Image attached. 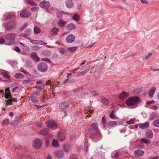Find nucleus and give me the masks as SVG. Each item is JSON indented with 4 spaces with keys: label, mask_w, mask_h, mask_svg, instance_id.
<instances>
[{
    "label": "nucleus",
    "mask_w": 159,
    "mask_h": 159,
    "mask_svg": "<svg viewBox=\"0 0 159 159\" xmlns=\"http://www.w3.org/2000/svg\"><path fill=\"white\" fill-rule=\"evenodd\" d=\"M141 102L140 98L137 96L130 97L127 99L125 103L127 106H133L136 105Z\"/></svg>",
    "instance_id": "obj_1"
},
{
    "label": "nucleus",
    "mask_w": 159,
    "mask_h": 159,
    "mask_svg": "<svg viewBox=\"0 0 159 159\" xmlns=\"http://www.w3.org/2000/svg\"><path fill=\"white\" fill-rule=\"evenodd\" d=\"M98 124L97 123H93L92 124L91 126V128L89 129V131L91 135H94L97 134L98 136L99 139L101 138V135L98 132Z\"/></svg>",
    "instance_id": "obj_2"
},
{
    "label": "nucleus",
    "mask_w": 159,
    "mask_h": 159,
    "mask_svg": "<svg viewBox=\"0 0 159 159\" xmlns=\"http://www.w3.org/2000/svg\"><path fill=\"white\" fill-rule=\"evenodd\" d=\"M16 36V34L14 33H10L5 35L7 40L6 45H12L15 42V38Z\"/></svg>",
    "instance_id": "obj_3"
},
{
    "label": "nucleus",
    "mask_w": 159,
    "mask_h": 159,
    "mask_svg": "<svg viewBox=\"0 0 159 159\" xmlns=\"http://www.w3.org/2000/svg\"><path fill=\"white\" fill-rule=\"evenodd\" d=\"M38 70L42 72H44L47 71L48 66L47 64L44 62H40L38 66Z\"/></svg>",
    "instance_id": "obj_4"
},
{
    "label": "nucleus",
    "mask_w": 159,
    "mask_h": 159,
    "mask_svg": "<svg viewBox=\"0 0 159 159\" xmlns=\"http://www.w3.org/2000/svg\"><path fill=\"white\" fill-rule=\"evenodd\" d=\"M129 94V92L123 91L119 94L118 97L120 100H123L128 97Z\"/></svg>",
    "instance_id": "obj_5"
},
{
    "label": "nucleus",
    "mask_w": 159,
    "mask_h": 159,
    "mask_svg": "<svg viewBox=\"0 0 159 159\" xmlns=\"http://www.w3.org/2000/svg\"><path fill=\"white\" fill-rule=\"evenodd\" d=\"M42 142L41 140L36 139L34 142L33 146L36 149H39L40 148L42 145Z\"/></svg>",
    "instance_id": "obj_6"
},
{
    "label": "nucleus",
    "mask_w": 159,
    "mask_h": 159,
    "mask_svg": "<svg viewBox=\"0 0 159 159\" xmlns=\"http://www.w3.org/2000/svg\"><path fill=\"white\" fill-rule=\"evenodd\" d=\"M39 5L42 8L47 9L50 7V4L48 1L43 0L40 2Z\"/></svg>",
    "instance_id": "obj_7"
},
{
    "label": "nucleus",
    "mask_w": 159,
    "mask_h": 159,
    "mask_svg": "<svg viewBox=\"0 0 159 159\" xmlns=\"http://www.w3.org/2000/svg\"><path fill=\"white\" fill-rule=\"evenodd\" d=\"M54 155L56 158H61L63 157L64 154L62 151L59 150L55 151L54 152Z\"/></svg>",
    "instance_id": "obj_8"
},
{
    "label": "nucleus",
    "mask_w": 159,
    "mask_h": 159,
    "mask_svg": "<svg viewBox=\"0 0 159 159\" xmlns=\"http://www.w3.org/2000/svg\"><path fill=\"white\" fill-rule=\"evenodd\" d=\"M46 123L47 126L51 128H55L57 126V124L54 120H52L47 121Z\"/></svg>",
    "instance_id": "obj_9"
},
{
    "label": "nucleus",
    "mask_w": 159,
    "mask_h": 159,
    "mask_svg": "<svg viewBox=\"0 0 159 159\" xmlns=\"http://www.w3.org/2000/svg\"><path fill=\"white\" fill-rule=\"evenodd\" d=\"M20 15L21 17L26 18L30 16L31 15V14L30 11L27 10H25L22 11Z\"/></svg>",
    "instance_id": "obj_10"
},
{
    "label": "nucleus",
    "mask_w": 159,
    "mask_h": 159,
    "mask_svg": "<svg viewBox=\"0 0 159 159\" xmlns=\"http://www.w3.org/2000/svg\"><path fill=\"white\" fill-rule=\"evenodd\" d=\"M16 24V23L14 21L8 23L6 26V29L8 30L13 29L15 27Z\"/></svg>",
    "instance_id": "obj_11"
},
{
    "label": "nucleus",
    "mask_w": 159,
    "mask_h": 159,
    "mask_svg": "<svg viewBox=\"0 0 159 159\" xmlns=\"http://www.w3.org/2000/svg\"><path fill=\"white\" fill-rule=\"evenodd\" d=\"M75 39V36L73 34H70L67 36L66 39V40L68 43H71L74 42Z\"/></svg>",
    "instance_id": "obj_12"
},
{
    "label": "nucleus",
    "mask_w": 159,
    "mask_h": 159,
    "mask_svg": "<svg viewBox=\"0 0 159 159\" xmlns=\"http://www.w3.org/2000/svg\"><path fill=\"white\" fill-rule=\"evenodd\" d=\"M69 105V102H61L59 106V108L61 109H64L67 108Z\"/></svg>",
    "instance_id": "obj_13"
},
{
    "label": "nucleus",
    "mask_w": 159,
    "mask_h": 159,
    "mask_svg": "<svg viewBox=\"0 0 159 159\" xmlns=\"http://www.w3.org/2000/svg\"><path fill=\"white\" fill-rule=\"evenodd\" d=\"M144 152L141 149L136 150L134 152V154L135 156L138 157H141L144 154Z\"/></svg>",
    "instance_id": "obj_14"
},
{
    "label": "nucleus",
    "mask_w": 159,
    "mask_h": 159,
    "mask_svg": "<svg viewBox=\"0 0 159 159\" xmlns=\"http://www.w3.org/2000/svg\"><path fill=\"white\" fill-rule=\"evenodd\" d=\"M0 74L2 75L4 78L7 80H9L10 79V77L9 75V72L7 71L3 70L0 73Z\"/></svg>",
    "instance_id": "obj_15"
},
{
    "label": "nucleus",
    "mask_w": 159,
    "mask_h": 159,
    "mask_svg": "<svg viewBox=\"0 0 159 159\" xmlns=\"http://www.w3.org/2000/svg\"><path fill=\"white\" fill-rule=\"evenodd\" d=\"M45 87V84H42L40 86H39L37 87V89L35 91L34 93L33 94L34 95H38L39 93H40L43 88Z\"/></svg>",
    "instance_id": "obj_16"
},
{
    "label": "nucleus",
    "mask_w": 159,
    "mask_h": 159,
    "mask_svg": "<svg viewBox=\"0 0 159 159\" xmlns=\"http://www.w3.org/2000/svg\"><path fill=\"white\" fill-rule=\"evenodd\" d=\"M145 136L149 139H152L153 136V133L150 129L147 130L145 132Z\"/></svg>",
    "instance_id": "obj_17"
},
{
    "label": "nucleus",
    "mask_w": 159,
    "mask_h": 159,
    "mask_svg": "<svg viewBox=\"0 0 159 159\" xmlns=\"http://www.w3.org/2000/svg\"><path fill=\"white\" fill-rule=\"evenodd\" d=\"M149 122L147 121L143 124H139V125L140 128L142 129H145L148 128L149 127Z\"/></svg>",
    "instance_id": "obj_18"
},
{
    "label": "nucleus",
    "mask_w": 159,
    "mask_h": 159,
    "mask_svg": "<svg viewBox=\"0 0 159 159\" xmlns=\"http://www.w3.org/2000/svg\"><path fill=\"white\" fill-rule=\"evenodd\" d=\"M65 3L66 7L69 8H71L74 6V4L71 0H66Z\"/></svg>",
    "instance_id": "obj_19"
},
{
    "label": "nucleus",
    "mask_w": 159,
    "mask_h": 159,
    "mask_svg": "<svg viewBox=\"0 0 159 159\" xmlns=\"http://www.w3.org/2000/svg\"><path fill=\"white\" fill-rule=\"evenodd\" d=\"M156 90V88L153 87L151 88L149 91L148 96L150 98H152Z\"/></svg>",
    "instance_id": "obj_20"
},
{
    "label": "nucleus",
    "mask_w": 159,
    "mask_h": 159,
    "mask_svg": "<svg viewBox=\"0 0 159 159\" xmlns=\"http://www.w3.org/2000/svg\"><path fill=\"white\" fill-rule=\"evenodd\" d=\"M5 97L7 98H8L9 97L11 99L12 98V97L11 95L10 90L8 88H7L5 89Z\"/></svg>",
    "instance_id": "obj_21"
},
{
    "label": "nucleus",
    "mask_w": 159,
    "mask_h": 159,
    "mask_svg": "<svg viewBox=\"0 0 159 159\" xmlns=\"http://www.w3.org/2000/svg\"><path fill=\"white\" fill-rule=\"evenodd\" d=\"M31 57L35 61H38L39 60V57L37 56L35 52H32L31 54Z\"/></svg>",
    "instance_id": "obj_22"
},
{
    "label": "nucleus",
    "mask_w": 159,
    "mask_h": 159,
    "mask_svg": "<svg viewBox=\"0 0 159 159\" xmlns=\"http://www.w3.org/2000/svg\"><path fill=\"white\" fill-rule=\"evenodd\" d=\"M49 132V130L48 128H45L43 129L39 132V134L42 135H47Z\"/></svg>",
    "instance_id": "obj_23"
},
{
    "label": "nucleus",
    "mask_w": 159,
    "mask_h": 159,
    "mask_svg": "<svg viewBox=\"0 0 159 159\" xmlns=\"http://www.w3.org/2000/svg\"><path fill=\"white\" fill-rule=\"evenodd\" d=\"M78 47L77 46L68 48L67 51L71 53H74L78 49Z\"/></svg>",
    "instance_id": "obj_24"
},
{
    "label": "nucleus",
    "mask_w": 159,
    "mask_h": 159,
    "mask_svg": "<svg viewBox=\"0 0 159 159\" xmlns=\"http://www.w3.org/2000/svg\"><path fill=\"white\" fill-rule=\"evenodd\" d=\"M117 125V122L115 121H111L107 124V126L109 127H111Z\"/></svg>",
    "instance_id": "obj_25"
},
{
    "label": "nucleus",
    "mask_w": 159,
    "mask_h": 159,
    "mask_svg": "<svg viewBox=\"0 0 159 159\" xmlns=\"http://www.w3.org/2000/svg\"><path fill=\"white\" fill-rule=\"evenodd\" d=\"M58 138L61 141H63L65 139V134L63 133H60L58 135Z\"/></svg>",
    "instance_id": "obj_26"
},
{
    "label": "nucleus",
    "mask_w": 159,
    "mask_h": 159,
    "mask_svg": "<svg viewBox=\"0 0 159 159\" xmlns=\"http://www.w3.org/2000/svg\"><path fill=\"white\" fill-rule=\"evenodd\" d=\"M75 25L73 23H70L68 24L66 26V29L68 30H71L75 29Z\"/></svg>",
    "instance_id": "obj_27"
},
{
    "label": "nucleus",
    "mask_w": 159,
    "mask_h": 159,
    "mask_svg": "<svg viewBox=\"0 0 159 159\" xmlns=\"http://www.w3.org/2000/svg\"><path fill=\"white\" fill-rule=\"evenodd\" d=\"M157 117V114L156 112L152 113L150 115L149 120H152L156 119Z\"/></svg>",
    "instance_id": "obj_28"
},
{
    "label": "nucleus",
    "mask_w": 159,
    "mask_h": 159,
    "mask_svg": "<svg viewBox=\"0 0 159 159\" xmlns=\"http://www.w3.org/2000/svg\"><path fill=\"white\" fill-rule=\"evenodd\" d=\"M142 91L141 89H134L131 92L132 94H138L139 93Z\"/></svg>",
    "instance_id": "obj_29"
},
{
    "label": "nucleus",
    "mask_w": 159,
    "mask_h": 159,
    "mask_svg": "<svg viewBox=\"0 0 159 159\" xmlns=\"http://www.w3.org/2000/svg\"><path fill=\"white\" fill-rule=\"evenodd\" d=\"M58 25L60 27H63L66 24L65 22L62 19H60L58 21Z\"/></svg>",
    "instance_id": "obj_30"
},
{
    "label": "nucleus",
    "mask_w": 159,
    "mask_h": 159,
    "mask_svg": "<svg viewBox=\"0 0 159 159\" xmlns=\"http://www.w3.org/2000/svg\"><path fill=\"white\" fill-rule=\"evenodd\" d=\"M59 29L56 28V27H54L52 30L51 33L52 34L56 35L57 34Z\"/></svg>",
    "instance_id": "obj_31"
},
{
    "label": "nucleus",
    "mask_w": 159,
    "mask_h": 159,
    "mask_svg": "<svg viewBox=\"0 0 159 159\" xmlns=\"http://www.w3.org/2000/svg\"><path fill=\"white\" fill-rule=\"evenodd\" d=\"M15 77L17 79H22L24 77V75L20 73H17L15 74Z\"/></svg>",
    "instance_id": "obj_32"
},
{
    "label": "nucleus",
    "mask_w": 159,
    "mask_h": 159,
    "mask_svg": "<svg viewBox=\"0 0 159 159\" xmlns=\"http://www.w3.org/2000/svg\"><path fill=\"white\" fill-rule=\"evenodd\" d=\"M153 125L155 127H159V118L155 120L152 122Z\"/></svg>",
    "instance_id": "obj_33"
},
{
    "label": "nucleus",
    "mask_w": 159,
    "mask_h": 159,
    "mask_svg": "<svg viewBox=\"0 0 159 159\" xmlns=\"http://www.w3.org/2000/svg\"><path fill=\"white\" fill-rule=\"evenodd\" d=\"M30 98L31 101L35 103H38V100L36 98L35 96H34L33 94L30 96Z\"/></svg>",
    "instance_id": "obj_34"
},
{
    "label": "nucleus",
    "mask_w": 159,
    "mask_h": 159,
    "mask_svg": "<svg viewBox=\"0 0 159 159\" xmlns=\"http://www.w3.org/2000/svg\"><path fill=\"white\" fill-rule=\"evenodd\" d=\"M34 81V79L31 78H29L26 80H24L22 82L23 84H27Z\"/></svg>",
    "instance_id": "obj_35"
},
{
    "label": "nucleus",
    "mask_w": 159,
    "mask_h": 159,
    "mask_svg": "<svg viewBox=\"0 0 159 159\" xmlns=\"http://www.w3.org/2000/svg\"><path fill=\"white\" fill-rule=\"evenodd\" d=\"M63 148L66 152H67L70 150V147L68 144H65L63 147Z\"/></svg>",
    "instance_id": "obj_36"
},
{
    "label": "nucleus",
    "mask_w": 159,
    "mask_h": 159,
    "mask_svg": "<svg viewBox=\"0 0 159 159\" xmlns=\"http://www.w3.org/2000/svg\"><path fill=\"white\" fill-rule=\"evenodd\" d=\"M140 141L141 143H144L146 144H147L150 142V141L146 138H142L140 139Z\"/></svg>",
    "instance_id": "obj_37"
},
{
    "label": "nucleus",
    "mask_w": 159,
    "mask_h": 159,
    "mask_svg": "<svg viewBox=\"0 0 159 159\" xmlns=\"http://www.w3.org/2000/svg\"><path fill=\"white\" fill-rule=\"evenodd\" d=\"M52 144L54 147H57L59 146L58 141L55 140H53L52 142Z\"/></svg>",
    "instance_id": "obj_38"
},
{
    "label": "nucleus",
    "mask_w": 159,
    "mask_h": 159,
    "mask_svg": "<svg viewBox=\"0 0 159 159\" xmlns=\"http://www.w3.org/2000/svg\"><path fill=\"white\" fill-rule=\"evenodd\" d=\"M73 19L77 21H78L80 19V16L77 14H75L73 16Z\"/></svg>",
    "instance_id": "obj_39"
},
{
    "label": "nucleus",
    "mask_w": 159,
    "mask_h": 159,
    "mask_svg": "<svg viewBox=\"0 0 159 159\" xmlns=\"http://www.w3.org/2000/svg\"><path fill=\"white\" fill-rule=\"evenodd\" d=\"M34 31L35 33L38 34L40 32V30L38 27L36 26L34 27Z\"/></svg>",
    "instance_id": "obj_40"
},
{
    "label": "nucleus",
    "mask_w": 159,
    "mask_h": 159,
    "mask_svg": "<svg viewBox=\"0 0 159 159\" xmlns=\"http://www.w3.org/2000/svg\"><path fill=\"white\" fill-rule=\"evenodd\" d=\"M27 2L31 6H36L37 4L35 3L32 0H26Z\"/></svg>",
    "instance_id": "obj_41"
},
{
    "label": "nucleus",
    "mask_w": 159,
    "mask_h": 159,
    "mask_svg": "<svg viewBox=\"0 0 159 159\" xmlns=\"http://www.w3.org/2000/svg\"><path fill=\"white\" fill-rule=\"evenodd\" d=\"M60 52L62 54H64L66 53L67 50L63 48H60L59 49Z\"/></svg>",
    "instance_id": "obj_42"
},
{
    "label": "nucleus",
    "mask_w": 159,
    "mask_h": 159,
    "mask_svg": "<svg viewBox=\"0 0 159 159\" xmlns=\"http://www.w3.org/2000/svg\"><path fill=\"white\" fill-rule=\"evenodd\" d=\"M39 10V7H34L31 8V10L34 12H36Z\"/></svg>",
    "instance_id": "obj_43"
},
{
    "label": "nucleus",
    "mask_w": 159,
    "mask_h": 159,
    "mask_svg": "<svg viewBox=\"0 0 159 159\" xmlns=\"http://www.w3.org/2000/svg\"><path fill=\"white\" fill-rule=\"evenodd\" d=\"M7 43V40H6L2 38H0V44H5L6 45Z\"/></svg>",
    "instance_id": "obj_44"
},
{
    "label": "nucleus",
    "mask_w": 159,
    "mask_h": 159,
    "mask_svg": "<svg viewBox=\"0 0 159 159\" xmlns=\"http://www.w3.org/2000/svg\"><path fill=\"white\" fill-rule=\"evenodd\" d=\"M6 102V104L7 105L8 104L11 105L12 100L11 99H9L5 100Z\"/></svg>",
    "instance_id": "obj_45"
},
{
    "label": "nucleus",
    "mask_w": 159,
    "mask_h": 159,
    "mask_svg": "<svg viewBox=\"0 0 159 159\" xmlns=\"http://www.w3.org/2000/svg\"><path fill=\"white\" fill-rule=\"evenodd\" d=\"M102 101L103 102L106 103L107 105H108L109 104L108 100L107 98H103L102 100Z\"/></svg>",
    "instance_id": "obj_46"
},
{
    "label": "nucleus",
    "mask_w": 159,
    "mask_h": 159,
    "mask_svg": "<svg viewBox=\"0 0 159 159\" xmlns=\"http://www.w3.org/2000/svg\"><path fill=\"white\" fill-rule=\"evenodd\" d=\"M10 124L9 120L8 119H6L4 120L3 122V125H8Z\"/></svg>",
    "instance_id": "obj_47"
},
{
    "label": "nucleus",
    "mask_w": 159,
    "mask_h": 159,
    "mask_svg": "<svg viewBox=\"0 0 159 159\" xmlns=\"http://www.w3.org/2000/svg\"><path fill=\"white\" fill-rule=\"evenodd\" d=\"M36 125L38 127H42L43 126V124L40 122H37L36 123Z\"/></svg>",
    "instance_id": "obj_48"
},
{
    "label": "nucleus",
    "mask_w": 159,
    "mask_h": 159,
    "mask_svg": "<svg viewBox=\"0 0 159 159\" xmlns=\"http://www.w3.org/2000/svg\"><path fill=\"white\" fill-rule=\"evenodd\" d=\"M134 119H131L129 121H127V123L129 124H133L134 123Z\"/></svg>",
    "instance_id": "obj_49"
},
{
    "label": "nucleus",
    "mask_w": 159,
    "mask_h": 159,
    "mask_svg": "<svg viewBox=\"0 0 159 159\" xmlns=\"http://www.w3.org/2000/svg\"><path fill=\"white\" fill-rule=\"evenodd\" d=\"M119 105L121 107H125V104L122 101H120L118 102Z\"/></svg>",
    "instance_id": "obj_50"
},
{
    "label": "nucleus",
    "mask_w": 159,
    "mask_h": 159,
    "mask_svg": "<svg viewBox=\"0 0 159 159\" xmlns=\"http://www.w3.org/2000/svg\"><path fill=\"white\" fill-rule=\"evenodd\" d=\"M14 50L17 52H20V48L17 46H15L14 47Z\"/></svg>",
    "instance_id": "obj_51"
},
{
    "label": "nucleus",
    "mask_w": 159,
    "mask_h": 159,
    "mask_svg": "<svg viewBox=\"0 0 159 159\" xmlns=\"http://www.w3.org/2000/svg\"><path fill=\"white\" fill-rule=\"evenodd\" d=\"M115 111H112L111 113L110 114L109 116L110 117L111 119H114V112Z\"/></svg>",
    "instance_id": "obj_52"
},
{
    "label": "nucleus",
    "mask_w": 159,
    "mask_h": 159,
    "mask_svg": "<svg viewBox=\"0 0 159 159\" xmlns=\"http://www.w3.org/2000/svg\"><path fill=\"white\" fill-rule=\"evenodd\" d=\"M152 54L151 53H149L145 58V59L147 60L148 59L152 56Z\"/></svg>",
    "instance_id": "obj_53"
},
{
    "label": "nucleus",
    "mask_w": 159,
    "mask_h": 159,
    "mask_svg": "<svg viewBox=\"0 0 159 159\" xmlns=\"http://www.w3.org/2000/svg\"><path fill=\"white\" fill-rule=\"evenodd\" d=\"M88 143L87 142H85V143H84V149L86 152L88 150Z\"/></svg>",
    "instance_id": "obj_54"
},
{
    "label": "nucleus",
    "mask_w": 159,
    "mask_h": 159,
    "mask_svg": "<svg viewBox=\"0 0 159 159\" xmlns=\"http://www.w3.org/2000/svg\"><path fill=\"white\" fill-rule=\"evenodd\" d=\"M45 43L41 41L38 40L37 44H41V45H44L45 44Z\"/></svg>",
    "instance_id": "obj_55"
},
{
    "label": "nucleus",
    "mask_w": 159,
    "mask_h": 159,
    "mask_svg": "<svg viewBox=\"0 0 159 159\" xmlns=\"http://www.w3.org/2000/svg\"><path fill=\"white\" fill-rule=\"evenodd\" d=\"M41 61H45L48 63L50 62V60L49 59L47 58H42L41 59Z\"/></svg>",
    "instance_id": "obj_56"
},
{
    "label": "nucleus",
    "mask_w": 159,
    "mask_h": 159,
    "mask_svg": "<svg viewBox=\"0 0 159 159\" xmlns=\"http://www.w3.org/2000/svg\"><path fill=\"white\" fill-rule=\"evenodd\" d=\"M102 122L103 124H104L106 123V118L105 116H103L102 118Z\"/></svg>",
    "instance_id": "obj_57"
},
{
    "label": "nucleus",
    "mask_w": 159,
    "mask_h": 159,
    "mask_svg": "<svg viewBox=\"0 0 159 159\" xmlns=\"http://www.w3.org/2000/svg\"><path fill=\"white\" fill-rule=\"evenodd\" d=\"M90 93L92 95L95 96L97 95V93L95 91H90Z\"/></svg>",
    "instance_id": "obj_58"
},
{
    "label": "nucleus",
    "mask_w": 159,
    "mask_h": 159,
    "mask_svg": "<svg viewBox=\"0 0 159 159\" xmlns=\"http://www.w3.org/2000/svg\"><path fill=\"white\" fill-rule=\"evenodd\" d=\"M154 101H148L146 102V104H153L154 103Z\"/></svg>",
    "instance_id": "obj_59"
},
{
    "label": "nucleus",
    "mask_w": 159,
    "mask_h": 159,
    "mask_svg": "<svg viewBox=\"0 0 159 159\" xmlns=\"http://www.w3.org/2000/svg\"><path fill=\"white\" fill-rule=\"evenodd\" d=\"M30 42L33 44H37L38 40H30Z\"/></svg>",
    "instance_id": "obj_60"
},
{
    "label": "nucleus",
    "mask_w": 159,
    "mask_h": 159,
    "mask_svg": "<svg viewBox=\"0 0 159 159\" xmlns=\"http://www.w3.org/2000/svg\"><path fill=\"white\" fill-rule=\"evenodd\" d=\"M70 159H76V156L75 155H71L70 157Z\"/></svg>",
    "instance_id": "obj_61"
},
{
    "label": "nucleus",
    "mask_w": 159,
    "mask_h": 159,
    "mask_svg": "<svg viewBox=\"0 0 159 159\" xmlns=\"http://www.w3.org/2000/svg\"><path fill=\"white\" fill-rule=\"evenodd\" d=\"M57 16L58 17H61L62 16V12H57Z\"/></svg>",
    "instance_id": "obj_62"
},
{
    "label": "nucleus",
    "mask_w": 159,
    "mask_h": 159,
    "mask_svg": "<svg viewBox=\"0 0 159 159\" xmlns=\"http://www.w3.org/2000/svg\"><path fill=\"white\" fill-rule=\"evenodd\" d=\"M141 2L142 4H148V2L146 0H141Z\"/></svg>",
    "instance_id": "obj_63"
},
{
    "label": "nucleus",
    "mask_w": 159,
    "mask_h": 159,
    "mask_svg": "<svg viewBox=\"0 0 159 159\" xmlns=\"http://www.w3.org/2000/svg\"><path fill=\"white\" fill-rule=\"evenodd\" d=\"M119 155L118 154V153L117 152L114 155V157L115 158H117L119 157Z\"/></svg>",
    "instance_id": "obj_64"
}]
</instances>
